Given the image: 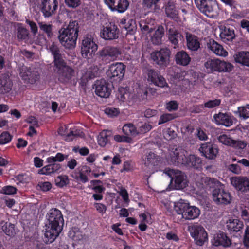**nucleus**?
Instances as JSON below:
<instances>
[{
	"label": "nucleus",
	"mask_w": 249,
	"mask_h": 249,
	"mask_svg": "<svg viewBox=\"0 0 249 249\" xmlns=\"http://www.w3.org/2000/svg\"><path fill=\"white\" fill-rule=\"evenodd\" d=\"M48 223L46 225L44 241L52 243L62 230L64 219L62 214L57 209H51L46 215Z\"/></svg>",
	"instance_id": "obj_1"
},
{
	"label": "nucleus",
	"mask_w": 249,
	"mask_h": 249,
	"mask_svg": "<svg viewBox=\"0 0 249 249\" xmlns=\"http://www.w3.org/2000/svg\"><path fill=\"white\" fill-rule=\"evenodd\" d=\"M79 24L75 20H71L67 26H62L59 31L58 39L66 48L75 47L78 36Z\"/></svg>",
	"instance_id": "obj_2"
},
{
	"label": "nucleus",
	"mask_w": 249,
	"mask_h": 249,
	"mask_svg": "<svg viewBox=\"0 0 249 249\" xmlns=\"http://www.w3.org/2000/svg\"><path fill=\"white\" fill-rule=\"evenodd\" d=\"M154 23V20L147 18L146 20H141L139 26L142 34L149 36L153 44L158 45L162 43L164 29L162 26H155Z\"/></svg>",
	"instance_id": "obj_3"
},
{
	"label": "nucleus",
	"mask_w": 249,
	"mask_h": 249,
	"mask_svg": "<svg viewBox=\"0 0 249 249\" xmlns=\"http://www.w3.org/2000/svg\"><path fill=\"white\" fill-rule=\"evenodd\" d=\"M174 209L178 214L181 215V217L185 220H194L197 218L200 213V211L197 207L190 206L182 199L175 203Z\"/></svg>",
	"instance_id": "obj_4"
},
{
	"label": "nucleus",
	"mask_w": 249,
	"mask_h": 249,
	"mask_svg": "<svg viewBox=\"0 0 249 249\" xmlns=\"http://www.w3.org/2000/svg\"><path fill=\"white\" fill-rule=\"evenodd\" d=\"M206 71L208 73L215 72H227L232 71L233 67L229 62L218 58L208 59L204 63Z\"/></svg>",
	"instance_id": "obj_5"
},
{
	"label": "nucleus",
	"mask_w": 249,
	"mask_h": 249,
	"mask_svg": "<svg viewBox=\"0 0 249 249\" xmlns=\"http://www.w3.org/2000/svg\"><path fill=\"white\" fill-rule=\"evenodd\" d=\"M187 152L180 146L170 147L166 156L167 162L171 164L178 165L186 162Z\"/></svg>",
	"instance_id": "obj_6"
},
{
	"label": "nucleus",
	"mask_w": 249,
	"mask_h": 249,
	"mask_svg": "<svg viewBox=\"0 0 249 249\" xmlns=\"http://www.w3.org/2000/svg\"><path fill=\"white\" fill-rule=\"evenodd\" d=\"M171 54L170 49L164 47L153 51L150 55L152 60L160 68L165 69L170 64Z\"/></svg>",
	"instance_id": "obj_7"
},
{
	"label": "nucleus",
	"mask_w": 249,
	"mask_h": 249,
	"mask_svg": "<svg viewBox=\"0 0 249 249\" xmlns=\"http://www.w3.org/2000/svg\"><path fill=\"white\" fill-rule=\"evenodd\" d=\"M163 172L171 178V182H174V189H182L188 186L187 177L182 172L173 169H165Z\"/></svg>",
	"instance_id": "obj_8"
},
{
	"label": "nucleus",
	"mask_w": 249,
	"mask_h": 249,
	"mask_svg": "<svg viewBox=\"0 0 249 249\" xmlns=\"http://www.w3.org/2000/svg\"><path fill=\"white\" fill-rule=\"evenodd\" d=\"M188 231L197 245L202 246L208 241L207 232L202 226L198 224L192 225L188 227Z\"/></svg>",
	"instance_id": "obj_9"
},
{
	"label": "nucleus",
	"mask_w": 249,
	"mask_h": 249,
	"mask_svg": "<svg viewBox=\"0 0 249 249\" xmlns=\"http://www.w3.org/2000/svg\"><path fill=\"white\" fill-rule=\"evenodd\" d=\"M120 30L114 23H106L100 28L99 36L105 40H112L119 37Z\"/></svg>",
	"instance_id": "obj_10"
},
{
	"label": "nucleus",
	"mask_w": 249,
	"mask_h": 249,
	"mask_svg": "<svg viewBox=\"0 0 249 249\" xmlns=\"http://www.w3.org/2000/svg\"><path fill=\"white\" fill-rule=\"evenodd\" d=\"M98 49V45L94 41L91 36H86L84 37L82 41L81 53L83 57L89 59Z\"/></svg>",
	"instance_id": "obj_11"
},
{
	"label": "nucleus",
	"mask_w": 249,
	"mask_h": 249,
	"mask_svg": "<svg viewBox=\"0 0 249 249\" xmlns=\"http://www.w3.org/2000/svg\"><path fill=\"white\" fill-rule=\"evenodd\" d=\"M196 6L204 14L213 18L216 13L217 4L212 0H194Z\"/></svg>",
	"instance_id": "obj_12"
},
{
	"label": "nucleus",
	"mask_w": 249,
	"mask_h": 249,
	"mask_svg": "<svg viewBox=\"0 0 249 249\" xmlns=\"http://www.w3.org/2000/svg\"><path fill=\"white\" fill-rule=\"evenodd\" d=\"M199 151L208 160H214L219 155L217 145L211 142L202 144L199 148Z\"/></svg>",
	"instance_id": "obj_13"
},
{
	"label": "nucleus",
	"mask_w": 249,
	"mask_h": 249,
	"mask_svg": "<svg viewBox=\"0 0 249 249\" xmlns=\"http://www.w3.org/2000/svg\"><path fill=\"white\" fill-rule=\"evenodd\" d=\"M19 75L25 83L34 84L39 80L38 72L26 67H22L20 69Z\"/></svg>",
	"instance_id": "obj_14"
},
{
	"label": "nucleus",
	"mask_w": 249,
	"mask_h": 249,
	"mask_svg": "<svg viewBox=\"0 0 249 249\" xmlns=\"http://www.w3.org/2000/svg\"><path fill=\"white\" fill-rule=\"evenodd\" d=\"M166 30V35L169 40L174 45V48H176L178 46L179 42H182L183 40L182 35L172 23H167Z\"/></svg>",
	"instance_id": "obj_15"
},
{
	"label": "nucleus",
	"mask_w": 249,
	"mask_h": 249,
	"mask_svg": "<svg viewBox=\"0 0 249 249\" xmlns=\"http://www.w3.org/2000/svg\"><path fill=\"white\" fill-rule=\"evenodd\" d=\"M94 88L97 95L102 98H107L110 94L111 89L110 85L104 79L97 80Z\"/></svg>",
	"instance_id": "obj_16"
},
{
	"label": "nucleus",
	"mask_w": 249,
	"mask_h": 249,
	"mask_svg": "<svg viewBox=\"0 0 249 249\" xmlns=\"http://www.w3.org/2000/svg\"><path fill=\"white\" fill-rule=\"evenodd\" d=\"M57 7V0H41V10L45 18L54 14Z\"/></svg>",
	"instance_id": "obj_17"
},
{
	"label": "nucleus",
	"mask_w": 249,
	"mask_h": 249,
	"mask_svg": "<svg viewBox=\"0 0 249 249\" xmlns=\"http://www.w3.org/2000/svg\"><path fill=\"white\" fill-rule=\"evenodd\" d=\"M143 162L144 171L147 173L152 174L155 171V166L158 164V157L150 152L143 159Z\"/></svg>",
	"instance_id": "obj_18"
},
{
	"label": "nucleus",
	"mask_w": 249,
	"mask_h": 249,
	"mask_svg": "<svg viewBox=\"0 0 249 249\" xmlns=\"http://www.w3.org/2000/svg\"><path fill=\"white\" fill-rule=\"evenodd\" d=\"M147 80L155 86L160 88L168 87L165 78L160 72L153 70H150L147 73Z\"/></svg>",
	"instance_id": "obj_19"
},
{
	"label": "nucleus",
	"mask_w": 249,
	"mask_h": 249,
	"mask_svg": "<svg viewBox=\"0 0 249 249\" xmlns=\"http://www.w3.org/2000/svg\"><path fill=\"white\" fill-rule=\"evenodd\" d=\"M99 53L103 59H108L109 61H114L116 60L121 54V52L117 47L107 46L100 51Z\"/></svg>",
	"instance_id": "obj_20"
},
{
	"label": "nucleus",
	"mask_w": 249,
	"mask_h": 249,
	"mask_svg": "<svg viewBox=\"0 0 249 249\" xmlns=\"http://www.w3.org/2000/svg\"><path fill=\"white\" fill-rule=\"evenodd\" d=\"M105 3L112 11L124 13L129 6L127 0H104Z\"/></svg>",
	"instance_id": "obj_21"
},
{
	"label": "nucleus",
	"mask_w": 249,
	"mask_h": 249,
	"mask_svg": "<svg viewBox=\"0 0 249 249\" xmlns=\"http://www.w3.org/2000/svg\"><path fill=\"white\" fill-rule=\"evenodd\" d=\"M213 200L217 204H229L231 200L230 194L223 189H215L213 192Z\"/></svg>",
	"instance_id": "obj_22"
},
{
	"label": "nucleus",
	"mask_w": 249,
	"mask_h": 249,
	"mask_svg": "<svg viewBox=\"0 0 249 249\" xmlns=\"http://www.w3.org/2000/svg\"><path fill=\"white\" fill-rule=\"evenodd\" d=\"M57 68V72L59 74V79L63 82L69 80L73 75V69L66 65L64 61L59 66H55Z\"/></svg>",
	"instance_id": "obj_23"
},
{
	"label": "nucleus",
	"mask_w": 249,
	"mask_h": 249,
	"mask_svg": "<svg viewBox=\"0 0 249 249\" xmlns=\"http://www.w3.org/2000/svg\"><path fill=\"white\" fill-rule=\"evenodd\" d=\"M125 70V67L122 63L112 64L109 67L107 75L110 78L116 77L117 79H121L124 74Z\"/></svg>",
	"instance_id": "obj_24"
},
{
	"label": "nucleus",
	"mask_w": 249,
	"mask_h": 249,
	"mask_svg": "<svg viewBox=\"0 0 249 249\" xmlns=\"http://www.w3.org/2000/svg\"><path fill=\"white\" fill-rule=\"evenodd\" d=\"M231 184L242 191L249 190V179L246 177H234L231 179Z\"/></svg>",
	"instance_id": "obj_25"
},
{
	"label": "nucleus",
	"mask_w": 249,
	"mask_h": 249,
	"mask_svg": "<svg viewBox=\"0 0 249 249\" xmlns=\"http://www.w3.org/2000/svg\"><path fill=\"white\" fill-rule=\"evenodd\" d=\"M207 45L208 48L217 56L226 57L228 54V52L223 46L213 40H210Z\"/></svg>",
	"instance_id": "obj_26"
},
{
	"label": "nucleus",
	"mask_w": 249,
	"mask_h": 249,
	"mask_svg": "<svg viewBox=\"0 0 249 249\" xmlns=\"http://www.w3.org/2000/svg\"><path fill=\"white\" fill-rule=\"evenodd\" d=\"M214 122L218 125L229 127L232 125L233 121L230 116L226 113H219L213 116Z\"/></svg>",
	"instance_id": "obj_27"
},
{
	"label": "nucleus",
	"mask_w": 249,
	"mask_h": 249,
	"mask_svg": "<svg viewBox=\"0 0 249 249\" xmlns=\"http://www.w3.org/2000/svg\"><path fill=\"white\" fill-rule=\"evenodd\" d=\"M213 244L215 246H222L229 247L231 244V240L223 232H219L215 234L212 241Z\"/></svg>",
	"instance_id": "obj_28"
},
{
	"label": "nucleus",
	"mask_w": 249,
	"mask_h": 249,
	"mask_svg": "<svg viewBox=\"0 0 249 249\" xmlns=\"http://www.w3.org/2000/svg\"><path fill=\"white\" fill-rule=\"evenodd\" d=\"M220 30V36L223 42L231 41L234 38V30L229 26H221Z\"/></svg>",
	"instance_id": "obj_29"
},
{
	"label": "nucleus",
	"mask_w": 249,
	"mask_h": 249,
	"mask_svg": "<svg viewBox=\"0 0 249 249\" xmlns=\"http://www.w3.org/2000/svg\"><path fill=\"white\" fill-rule=\"evenodd\" d=\"M164 8L166 16L168 18L173 19L178 18V11L173 1L169 0L167 3H165Z\"/></svg>",
	"instance_id": "obj_30"
},
{
	"label": "nucleus",
	"mask_w": 249,
	"mask_h": 249,
	"mask_svg": "<svg viewBox=\"0 0 249 249\" xmlns=\"http://www.w3.org/2000/svg\"><path fill=\"white\" fill-rule=\"evenodd\" d=\"M187 46L191 51H197L200 47V42L197 36L192 34L186 33Z\"/></svg>",
	"instance_id": "obj_31"
},
{
	"label": "nucleus",
	"mask_w": 249,
	"mask_h": 249,
	"mask_svg": "<svg viewBox=\"0 0 249 249\" xmlns=\"http://www.w3.org/2000/svg\"><path fill=\"white\" fill-rule=\"evenodd\" d=\"M12 82L7 75L0 77V94L9 92L12 89Z\"/></svg>",
	"instance_id": "obj_32"
},
{
	"label": "nucleus",
	"mask_w": 249,
	"mask_h": 249,
	"mask_svg": "<svg viewBox=\"0 0 249 249\" xmlns=\"http://www.w3.org/2000/svg\"><path fill=\"white\" fill-rule=\"evenodd\" d=\"M234 58L236 63L249 67V52L241 51L236 53Z\"/></svg>",
	"instance_id": "obj_33"
},
{
	"label": "nucleus",
	"mask_w": 249,
	"mask_h": 249,
	"mask_svg": "<svg viewBox=\"0 0 249 249\" xmlns=\"http://www.w3.org/2000/svg\"><path fill=\"white\" fill-rule=\"evenodd\" d=\"M175 59L177 64L184 66L188 65L191 61L190 57L184 51L178 52L175 56Z\"/></svg>",
	"instance_id": "obj_34"
},
{
	"label": "nucleus",
	"mask_w": 249,
	"mask_h": 249,
	"mask_svg": "<svg viewBox=\"0 0 249 249\" xmlns=\"http://www.w3.org/2000/svg\"><path fill=\"white\" fill-rule=\"evenodd\" d=\"M61 168V166L59 163H49L40 169L38 173L42 175H49L58 172Z\"/></svg>",
	"instance_id": "obj_35"
},
{
	"label": "nucleus",
	"mask_w": 249,
	"mask_h": 249,
	"mask_svg": "<svg viewBox=\"0 0 249 249\" xmlns=\"http://www.w3.org/2000/svg\"><path fill=\"white\" fill-rule=\"evenodd\" d=\"M186 162L183 163V164L187 165L196 169L199 168L201 164L200 158L196 157L194 155H190L189 156L186 155Z\"/></svg>",
	"instance_id": "obj_36"
},
{
	"label": "nucleus",
	"mask_w": 249,
	"mask_h": 249,
	"mask_svg": "<svg viewBox=\"0 0 249 249\" xmlns=\"http://www.w3.org/2000/svg\"><path fill=\"white\" fill-rule=\"evenodd\" d=\"M68 235L74 242L78 243L83 240L84 235L78 228H73L68 232Z\"/></svg>",
	"instance_id": "obj_37"
},
{
	"label": "nucleus",
	"mask_w": 249,
	"mask_h": 249,
	"mask_svg": "<svg viewBox=\"0 0 249 249\" xmlns=\"http://www.w3.org/2000/svg\"><path fill=\"white\" fill-rule=\"evenodd\" d=\"M50 50L53 55L54 63L55 66H59L62 64V61L64 60L62 56L59 53V50L58 47L53 43L50 47Z\"/></svg>",
	"instance_id": "obj_38"
},
{
	"label": "nucleus",
	"mask_w": 249,
	"mask_h": 249,
	"mask_svg": "<svg viewBox=\"0 0 249 249\" xmlns=\"http://www.w3.org/2000/svg\"><path fill=\"white\" fill-rule=\"evenodd\" d=\"M83 172H79V176L71 175L72 177L76 179L77 181H80L83 183L88 181V178L87 175L89 174L91 172V169L89 167L87 166H84L82 167Z\"/></svg>",
	"instance_id": "obj_39"
},
{
	"label": "nucleus",
	"mask_w": 249,
	"mask_h": 249,
	"mask_svg": "<svg viewBox=\"0 0 249 249\" xmlns=\"http://www.w3.org/2000/svg\"><path fill=\"white\" fill-rule=\"evenodd\" d=\"M111 132L109 131L104 130L98 136V143L102 147L105 146L109 142Z\"/></svg>",
	"instance_id": "obj_40"
},
{
	"label": "nucleus",
	"mask_w": 249,
	"mask_h": 249,
	"mask_svg": "<svg viewBox=\"0 0 249 249\" xmlns=\"http://www.w3.org/2000/svg\"><path fill=\"white\" fill-rule=\"evenodd\" d=\"M123 133L126 136L136 137L138 135V131L135 125L131 123L124 124L122 128Z\"/></svg>",
	"instance_id": "obj_41"
},
{
	"label": "nucleus",
	"mask_w": 249,
	"mask_h": 249,
	"mask_svg": "<svg viewBox=\"0 0 249 249\" xmlns=\"http://www.w3.org/2000/svg\"><path fill=\"white\" fill-rule=\"evenodd\" d=\"M243 226V222L237 219H230L227 225L228 229L230 231H239Z\"/></svg>",
	"instance_id": "obj_42"
},
{
	"label": "nucleus",
	"mask_w": 249,
	"mask_h": 249,
	"mask_svg": "<svg viewBox=\"0 0 249 249\" xmlns=\"http://www.w3.org/2000/svg\"><path fill=\"white\" fill-rule=\"evenodd\" d=\"M0 227L3 231L8 236H13L15 234L14 225L5 221L0 222Z\"/></svg>",
	"instance_id": "obj_43"
},
{
	"label": "nucleus",
	"mask_w": 249,
	"mask_h": 249,
	"mask_svg": "<svg viewBox=\"0 0 249 249\" xmlns=\"http://www.w3.org/2000/svg\"><path fill=\"white\" fill-rule=\"evenodd\" d=\"M68 155L63 154L61 153H57L55 156H51L47 158L46 161L49 163H55V162H62L65 159H67Z\"/></svg>",
	"instance_id": "obj_44"
},
{
	"label": "nucleus",
	"mask_w": 249,
	"mask_h": 249,
	"mask_svg": "<svg viewBox=\"0 0 249 249\" xmlns=\"http://www.w3.org/2000/svg\"><path fill=\"white\" fill-rule=\"evenodd\" d=\"M235 113L238 114L239 117L243 120L249 118V105L238 107V110Z\"/></svg>",
	"instance_id": "obj_45"
},
{
	"label": "nucleus",
	"mask_w": 249,
	"mask_h": 249,
	"mask_svg": "<svg viewBox=\"0 0 249 249\" xmlns=\"http://www.w3.org/2000/svg\"><path fill=\"white\" fill-rule=\"evenodd\" d=\"M28 30L22 26H19L17 28V37L18 40H26L28 38Z\"/></svg>",
	"instance_id": "obj_46"
},
{
	"label": "nucleus",
	"mask_w": 249,
	"mask_h": 249,
	"mask_svg": "<svg viewBox=\"0 0 249 249\" xmlns=\"http://www.w3.org/2000/svg\"><path fill=\"white\" fill-rule=\"evenodd\" d=\"M69 180L66 175H60L58 176L55 179V182L56 186L63 187L69 183Z\"/></svg>",
	"instance_id": "obj_47"
},
{
	"label": "nucleus",
	"mask_w": 249,
	"mask_h": 249,
	"mask_svg": "<svg viewBox=\"0 0 249 249\" xmlns=\"http://www.w3.org/2000/svg\"><path fill=\"white\" fill-rule=\"evenodd\" d=\"M218 141L227 146H231L233 139L230 136V135L226 134H221L218 137Z\"/></svg>",
	"instance_id": "obj_48"
},
{
	"label": "nucleus",
	"mask_w": 249,
	"mask_h": 249,
	"mask_svg": "<svg viewBox=\"0 0 249 249\" xmlns=\"http://www.w3.org/2000/svg\"><path fill=\"white\" fill-rule=\"evenodd\" d=\"M247 143L245 141L233 140L231 147L237 150H242L247 146Z\"/></svg>",
	"instance_id": "obj_49"
},
{
	"label": "nucleus",
	"mask_w": 249,
	"mask_h": 249,
	"mask_svg": "<svg viewBox=\"0 0 249 249\" xmlns=\"http://www.w3.org/2000/svg\"><path fill=\"white\" fill-rule=\"evenodd\" d=\"M40 29L43 32H45L48 36L52 35V25L51 24H47L43 22L38 23Z\"/></svg>",
	"instance_id": "obj_50"
},
{
	"label": "nucleus",
	"mask_w": 249,
	"mask_h": 249,
	"mask_svg": "<svg viewBox=\"0 0 249 249\" xmlns=\"http://www.w3.org/2000/svg\"><path fill=\"white\" fill-rule=\"evenodd\" d=\"M177 136L176 132L170 128H167L163 131V136L167 140H171Z\"/></svg>",
	"instance_id": "obj_51"
},
{
	"label": "nucleus",
	"mask_w": 249,
	"mask_h": 249,
	"mask_svg": "<svg viewBox=\"0 0 249 249\" xmlns=\"http://www.w3.org/2000/svg\"><path fill=\"white\" fill-rule=\"evenodd\" d=\"M12 136L7 132H3L0 135V144H5L11 141Z\"/></svg>",
	"instance_id": "obj_52"
},
{
	"label": "nucleus",
	"mask_w": 249,
	"mask_h": 249,
	"mask_svg": "<svg viewBox=\"0 0 249 249\" xmlns=\"http://www.w3.org/2000/svg\"><path fill=\"white\" fill-rule=\"evenodd\" d=\"M17 192V189L12 186H6L1 189L0 193L6 195H11L15 194Z\"/></svg>",
	"instance_id": "obj_53"
},
{
	"label": "nucleus",
	"mask_w": 249,
	"mask_h": 249,
	"mask_svg": "<svg viewBox=\"0 0 249 249\" xmlns=\"http://www.w3.org/2000/svg\"><path fill=\"white\" fill-rule=\"evenodd\" d=\"M104 111L107 116L110 117L117 116L120 113L119 110L118 108L114 107L106 108Z\"/></svg>",
	"instance_id": "obj_54"
},
{
	"label": "nucleus",
	"mask_w": 249,
	"mask_h": 249,
	"mask_svg": "<svg viewBox=\"0 0 249 249\" xmlns=\"http://www.w3.org/2000/svg\"><path fill=\"white\" fill-rule=\"evenodd\" d=\"M174 116L172 114L166 113L160 116L158 124H161L166 123L174 118Z\"/></svg>",
	"instance_id": "obj_55"
},
{
	"label": "nucleus",
	"mask_w": 249,
	"mask_h": 249,
	"mask_svg": "<svg viewBox=\"0 0 249 249\" xmlns=\"http://www.w3.org/2000/svg\"><path fill=\"white\" fill-rule=\"evenodd\" d=\"M152 128L151 124L145 123L142 124L138 129V135L144 134L149 131Z\"/></svg>",
	"instance_id": "obj_56"
},
{
	"label": "nucleus",
	"mask_w": 249,
	"mask_h": 249,
	"mask_svg": "<svg viewBox=\"0 0 249 249\" xmlns=\"http://www.w3.org/2000/svg\"><path fill=\"white\" fill-rule=\"evenodd\" d=\"M221 100L220 99H214L209 100L204 104V107L206 108H213L220 105Z\"/></svg>",
	"instance_id": "obj_57"
},
{
	"label": "nucleus",
	"mask_w": 249,
	"mask_h": 249,
	"mask_svg": "<svg viewBox=\"0 0 249 249\" xmlns=\"http://www.w3.org/2000/svg\"><path fill=\"white\" fill-rule=\"evenodd\" d=\"M166 108L169 111H172L177 110L178 104L175 101H170L166 104Z\"/></svg>",
	"instance_id": "obj_58"
},
{
	"label": "nucleus",
	"mask_w": 249,
	"mask_h": 249,
	"mask_svg": "<svg viewBox=\"0 0 249 249\" xmlns=\"http://www.w3.org/2000/svg\"><path fill=\"white\" fill-rule=\"evenodd\" d=\"M94 205L96 211L102 215L106 213L107 207L105 204L101 203H95Z\"/></svg>",
	"instance_id": "obj_59"
},
{
	"label": "nucleus",
	"mask_w": 249,
	"mask_h": 249,
	"mask_svg": "<svg viewBox=\"0 0 249 249\" xmlns=\"http://www.w3.org/2000/svg\"><path fill=\"white\" fill-rule=\"evenodd\" d=\"M66 4L71 8H76L81 4V0H65Z\"/></svg>",
	"instance_id": "obj_60"
},
{
	"label": "nucleus",
	"mask_w": 249,
	"mask_h": 249,
	"mask_svg": "<svg viewBox=\"0 0 249 249\" xmlns=\"http://www.w3.org/2000/svg\"><path fill=\"white\" fill-rule=\"evenodd\" d=\"M160 0H143V4L145 6L148 8H151L153 6L156 7L157 4Z\"/></svg>",
	"instance_id": "obj_61"
},
{
	"label": "nucleus",
	"mask_w": 249,
	"mask_h": 249,
	"mask_svg": "<svg viewBox=\"0 0 249 249\" xmlns=\"http://www.w3.org/2000/svg\"><path fill=\"white\" fill-rule=\"evenodd\" d=\"M26 22L30 26L31 32L33 34L36 35L38 31L36 23L29 20H26Z\"/></svg>",
	"instance_id": "obj_62"
},
{
	"label": "nucleus",
	"mask_w": 249,
	"mask_h": 249,
	"mask_svg": "<svg viewBox=\"0 0 249 249\" xmlns=\"http://www.w3.org/2000/svg\"><path fill=\"white\" fill-rule=\"evenodd\" d=\"M39 185L43 191H47L52 187V184L49 182H41Z\"/></svg>",
	"instance_id": "obj_63"
},
{
	"label": "nucleus",
	"mask_w": 249,
	"mask_h": 249,
	"mask_svg": "<svg viewBox=\"0 0 249 249\" xmlns=\"http://www.w3.org/2000/svg\"><path fill=\"white\" fill-rule=\"evenodd\" d=\"M158 111L156 110L147 109L144 112V116L146 118H150L156 115Z\"/></svg>",
	"instance_id": "obj_64"
}]
</instances>
